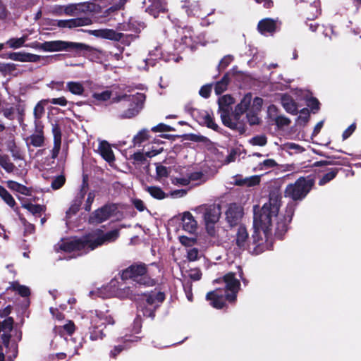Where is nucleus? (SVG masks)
Segmentation results:
<instances>
[{
  "label": "nucleus",
  "instance_id": "nucleus-6",
  "mask_svg": "<svg viewBox=\"0 0 361 361\" xmlns=\"http://www.w3.org/2000/svg\"><path fill=\"white\" fill-rule=\"evenodd\" d=\"M25 47L49 52L71 50H85L88 48L86 44L82 43L67 42L63 40L47 41L43 43L35 42L30 44H26Z\"/></svg>",
  "mask_w": 361,
  "mask_h": 361
},
{
  "label": "nucleus",
  "instance_id": "nucleus-63",
  "mask_svg": "<svg viewBox=\"0 0 361 361\" xmlns=\"http://www.w3.org/2000/svg\"><path fill=\"white\" fill-rule=\"evenodd\" d=\"M63 85L64 82L63 81H51L47 86L52 90L60 91L63 89Z\"/></svg>",
  "mask_w": 361,
  "mask_h": 361
},
{
  "label": "nucleus",
  "instance_id": "nucleus-56",
  "mask_svg": "<svg viewBox=\"0 0 361 361\" xmlns=\"http://www.w3.org/2000/svg\"><path fill=\"white\" fill-rule=\"evenodd\" d=\"M52 133L54 135V142H61V133L58 125H52Z\"/></svg>",
  "mask_w": 361,
  "mask_h": 361
},
{
  "label": "nucleus",
  "instance_id": "nucleus-14",
  "mask_svg": "<svg viewBox=\"0 0 361 361\" xmlns=\"http://www.w3.org/2000/svg\"><path fill=\"white\" fill-rule=\"evenodd\" d=\"M201 42L200 36L195 35L194 30L191 27H185L183 29L182 35L180 37V42L179 46L176 44V49H183L184 47L192 49L195 44Z\"/></svg>",
  "mask_w": 361,
  "mask_h": 361
},
{
  "label": "nucleus",
  "instance_id": "nucleus-16",
  "mask_svg": "<svg viewBox=\"0 0 361 361\" xmlns=\"http://www.w3.org/2000/svg\"><path fill=\"white\" fill-rule=\"evenodd\" d=\"M35 130L27 140V145H32L35 147L43 146L44 142V136L43 132V126L40 122H35Z\"/></svg>",
  "mask_w": 361,
  "mask_h": 361
},
{
  "label": "nucleus",
  "instance_id": "nucleus-47",
  "mask_svg": "<svg viewBox=\"0 0 361 361\" xmlns=\"http://www.w3.org/2000/svg\"><path fill=\"white\" fill-rule=\"evenodd\" d=\"M147 157L146 156V152L143 153L141 152H138L136 153H134L132 155V159H133V164H142L146 161V158Z\"/></svg>",
  "mask_w": 361,
  "mask_h": 361
},
{
  "label": "nucleus",
  "instance_id": "nucleus-24",
  "mask_svg": "<svg viewBox=\"0 0 361 361\" xmlns=\"http://www.w3.org/2000/svg\"><path fill=\"white\" fill-rule=\"evenodd\" d=\"M207 300L210 301V304L216 309H221L224 306V298L220 290H215L207 294Z\"/></svg>",
  "mask_w": 361,
  "mask_h": 361
},
{
  "label": "nucleus",
  "instance_id": "nucleus-12",
  "mask_svg": "<svg viewBox=\"0 0 361 361\" xmlns=\"http://www.w3.org/2000/svg\"><path fill=\"white\" fill-rule=\"evenodd\" d=\"M132 294V290L129 287L119 288L118 282L116 280H112L111 282L99 289V295L103 298L111 297L127 298Z\"/></svg>",
  "mask_w": 361,
  "mask_h": 361
},
{
  "label": "nucleus",
  "instance_id": "nucleus-18",
  "mask_svg": "<svg viewBox=\"0 0 361 361\" xmlns=\"http://www.w3.org/2000/svg\"><path fill=\"white\" fill-rule=\"evenodd\" d=\"M234 102L233 98L228 95H224L219 98V111L223 123L228 124L227 121V114L230 112V105ZM231 123H229L230 124Z\"/></svg>",
  "mask_w": 361,
  "mask_h": 361
},
{
  "label": "nucleus",
  "instance_id": "nucleus-37",
  "mask_svg": "<svg viewBox=\"0 0 361 361\" xmlns=\"http://www.w3.org/2000/svg\"><path fill=\"white\" fill-rule=\"evenodd\" d=\"M0 197L10 207H13L16 202L11 195L1 185H0Z\"/></svg>",
  "mask_w": 361,
  "mask_h": 361
},
{
  "label": "nucleus",
  "instance_id": "nucleus-43",
  "mask_svg": "<svg viewBox=\"0 0 361 361\" xmlns=\"http://www.w3.org/2000/svg\"><path fill=\"white\" fill-rule=\"evenodd\" d=\"M337 169H331L330 171L326 173L323 176V177L319 180V185H324L332 179H334L337 174Z\"/></svg>",
  "mask_w": 361,
  "mask_h": 361
},
{
  "label": "nucleus",
  "instance_id": "nucleus-41",
  "mask_svg": "<svg viewBox=\"0 0 361 361\" xmlns=\"http://www.w3.org/2000/svg\"><path fill=\"white\" fill-rule=\"evenodd\" d=\"M0 165L5 169L7 172H12L15 168V166L13 163L10 161V159L6 156H3L0 154Z\"/></svg>",
  "mask_w": 361,
  "mask_h": 361
},
{
  "label": "nucleus",
  "instance_id": "nucleus-13",
  "mask_svg": "<svg viewBox=\"0 0 361 361\" xmlns=\"http://www.w3.org/2000/svg\"><path fill=\"white\" fill-rule=\"evenodd\" d=\"M164 294L161 292L145 295V302L140 305L139 310L142 312L144 317H153L155 307L164 301Z\"/></svg>",
  "mask_w": 361,
  "mask_h": 361
},
{
  "label": "nucleus",
  "instance_id": "nucleus-17",
  "mask_svg": "<svg viewBox=\"0 0 361 361\" xmlns=\"http://www.w3.org/2000/svg\"><path fill=\"white\" fill-rule=\"evenodd\" d=\"M243 209L236 204L228 205L226 212V219L230 226L236 225L243 216Z\"/></svg>",
  "mask_w": 361,
  "mask_h": 361
},
{
  "label": "nucleus",
  "instance_id": "nucleus-15",
  "mask_svg": "<svg viewBox=\"0 0 361 361\" xmlns=\"http://www.w3.org/2000/svg\"><path fill=\"white\" fill-rule=\"evenodd\" d=\"M94 7V4L91 2H82L79 4H69L67 6H61L60 9L63 10L65 15L76 16L82 13L93 11Z\"/></svg>",
  "mask_w": 361,
  "mask_h": 361
},
{
  "label": "nucleus",
  "instance_id": "nucleus-22",
  "mask_svg": "<svg viewBox=\"0 0 361 361\" xmlns=\"http://www.w3.org/2000/svg\"><path fill=\"white\" fill-rule=\"evenodd\" d=\"M112 211L111 207L104 206L92 214L90 218V221L92 224L102 223L109 219Z\"/></svg>",
  "mask_w": 361,
  "mask_h": 361
},
{
  "label": "nucleus",
  "instance_id": "nucleus-60",
  "mask_svg": "<svg viewBox=\"0 0 361 361\" xmlns=\"http://www.w3.org/2000/svg\"><path fill=\"white\" fill-rule=\"evenodd\" d=\"M212 91V85H203L199 93L200 96H202L204 98H208L210 95Z\"/></svg>",
  "mask_w": 361,
  "mask_h": 361
},
{
  "label": "nucleus",
  "instance_id": "nucleus-25",
  "mask_svg": "<svg viewBox=\"0 0 361 361\" xmlns=\"http://www.w3.org/2000/svg\"><path fill=\"white\" fill-rule=\"evenodd\" d=\"M257 28L262 35L271 34L276 29V20L271 18L263 19L259 22Z\"/></svg>",
  "mask_w": 361,
  "mask_h": 361
},
{
  "label": "nucleus",
  "instance_id": "nucleus-53",
  "mask_svg": "<svg viewBox=\"0 0 361 361\" xmlns=\"http://www.w3.org/2000/svg\"><path fill=\"white\" fill-rule=\"evenodd\" d=\"M200 176V173H194V174L191 175L190 178H176L173 182L175 183L180 184L182 185H187L188 184L190 183V179H193V180L197 179Z\"/></svg>",
  "mask_w": 361,
  "mask_h": 361
},
{
  "label": "nucleus",
  "instance_id": "nucleus-23",
  "mask_svg": "<svg viewBox=\"0 0 361 361\" xmlns=\"http://www.w3.org/2000/svg\"><path fill=\"white\" fill-rule=\"evenodd\" d=\"M183 229L190 233H194L197 229V222L189 212H185L182 216Z\"/></svg>",
  "mask_w": 361,
  "mask_h": 361
},
{
  "label": "nucleus",
  "instance_id": "nucleus-21",
  "mask_svg": "<svg viewBox=\"0 0 361 361\" xmlns=\"http://www.w3.org/2000/svg\"><path fill=\"white\" fill-rule=\"evenodd\" d=\"M145 4H148L147 11L154 18L158 16L160 12L166 11V5L164 0H145Z\"/></svg>",
  "mask_w": 361,
  "mask_h": 361
},
{
  "label": "nucleus",
  "instance_id": "nucleus-19",
  "mask_svg": "<svg viewBox=\"0 0 361 361\" xmlns=\"http://www.w3.org/2000/svg\"><path fill=\"white\" fill-rule=\"evenodd\" d=\"M88 33L97 37L114 41H120L123 36L122 33L117 32L112 29L92 30H89Z\"/></svg>",
  "mask_w": 361,
  "mask_h": 361
},
{
  "label": "nucleus",
  "instance_id": "nucleus-20",
  "mask_svg": "<svg viewBox=\"0 0 361 361\" xmlns=\"http://www.w3.org/2000/svg\"><path fill=\"white\" fill-rule=\"evenodd\" d=\"M97 152L110 165H111L114 162V161H115L114 154V152L111 149L110 144L107 141H105V140L99 141Z\"/></svg>",
  "mask_w": 361,
  "mask_h": 361
},
{
  "label": "nucleus",
  "instance_id": "nucleus-7",
  "mask_svg": "<svg viewBox=\"0 0 361 361\" xmlns=\"http://www.w3.org/2000/svg\"><path fill=\"white\" fill-rule=\"evenodd\" d=\"M195 211L202 214L207 233L214 236L216 233V224L221 216V207L219 204H202L195 209Z\"/></svg>",
  "mask_w": 361,
  "mask_h": 361
},
{
  "label": "nucleus",
  "instance_id": "nucleus-40",
  "mask_svg": "<svg viewBox=\"0 0 361 361\" xmlns=\"http://www.w3.org/2000/svg\"><path fill=\"white\" fill-rule=\"evenodd\" d=\"M298 112L300 113V115L296 119L297 124L305 125L307 123L310 118V111L308 109L303 108Z\"/></svg>",
  "mask_w": 361,
  "mask_h": 361
},
{
  "label": "nucleus",
  "instance_id": "nucleus-27",
  "mask_svg": "<svg viewBox=\"0 0 361 361\" xmlns=\"http://www.w3.org/2000/svg\"><path fill=\"white\" fill-rule=\"evenodd\" d=\"M66 89L73 94L81 96L85 92L82 82L78 81H70L66 83Z\"/></svg>",
  "mask_w": 361,
  "mask_h": 361
},
{
  "label": "nucleus",
  "instance_id": "nucleus-31",
  "mask_svg": "<svg viewBox=\"0 0 361 361\" xmlns=\"http://www.w3.org/2000/svg\"><path fill=\"white\" fill-rule=\"evenodd\" d=\"M83 198V195H81L80 197H76L71 203L69 209L66 212V216L68 218H70L72 215L77 213V212L79 210L82 200Z\"/></svg>",
  "mask_w": 361,
  "mask_h": 361
},
{
  "label": "nucleus",
  "instance_id": "nucleus-51",
  "mask_svg": "<svg viewBox=\"0 0 361 361\" xmlns=\"http://www.w3.org/2000/svg\"><path fill=\"white\" fill-rule=\"evenodd\" d=\"M9 58L11 60L20 61V62H27V53L25 52H15L10 54Z\"/></svg>",
  "mask_w": 361,
  "mask_h": 361
},
{
  "label": "nucleus",
  "instance_id": "nucleus-57",
  "mask_svg": "<svg viewBox=\"0 0 361 361\" xmlns=\"http://www.w3.org/2000/svg\"><path fill=\"white\" fill-rule=\"evenodd\" d=\"M188 276L189 277L194 280V281H198L201 279L202 277V272L201 271L197 269V268H195V269H190L189 271V274H188Z\"/></svg>",
  "mask_w": 361,
  "mask_h": 361
},
{
  "label": "nucleus",
  "instance_id": "nucleus-30",
  "mask_svg": "<svg viewBox=\"0 0 361 361\" xmlns=\"http://www.w3.org/2000/svg\"><path fill=\"white\" fill-rule=\"evenodd\" d=\"M201 119L202 123L205 125L207 127L213 129L216 131L218 130V125L214 122L212 116L207 111H204L202 113Z\"/></svg>",
  "mask_w": 361,
  "mask_h": 361
},
{
  "label": "nucleus",
  "instance_id": "nucleus-61",
  "mask_svg": "<svg viewBox=\"0 0 361 361\" xmlns=\"http://www.w3.org/2000/svg\"><path fill=\"white\" fill-rule=\"evenodd\" d=\"M262 104H263L262 99L259 98V97H256L253 100L252 106L250 105L249 109H252V110H254V111H259L260 109H261V107L262 106Z\"/></svg>",
  "mask_w": 361,
  "mask_h": 361
},
{
  "label": "nucleus",
  "instance_id": "nucleus-2",
  "mask_svg": "<svg viewBox=\"0 0 361 361\" xmlns=\"http://www.w3.org/2000/svg\"><path fill=\"white\" fill-rule=\"evenodd\" d=\"M118 236V229H114L106 233L97 230L82 238L71 237L63 239L57 243L56 250L68 253L75 252L73 257H75L87 253L98 246L114 242Z\"/></svg>",
  "mask_w": 361,
  "mask_h": 361
},
{
  "label": "nucleus",
  "instance_id": "nucleus-59",
  "mask_svg": "<svg viewBox=\"0 0 361 361\" xmlns=\"http://www.w3.org/2000/svg\"><path fill=\"white\" fill-rule=\"evenodd\" d=\"M199 251L197 248H190L187 251V258L190 261H195L198 259Z\"/></svg>",
  "mask_w": 361,
  "mask_h": 361
},
{
  "label": "nucleus",
  "instance_id": "nucleus-39",
  "mask_svg": "<svg viewBox=\"0 0 361 361\" xmlns=\"http://www.w3.org/2000/svg\"><path fill=\"white\" fill-rule=\"evenodd\" d=\"M23 207L34 216H37L44 212V207L39 204H25Z\"/></svg>",
  "mask_w": 361,
  "mask_h": 361
},
{
  "label": "nucleus",
  "instance_id": "nucleus-29",
  "mask_svg": "<svg viewBox=\"0 0 361 361\" xmlns=\"http://www.w3.org/2000/svg\"><path fill=\"white\" fill-rule=\"evenodd\" d=\"M75 325L72 321H68L66 324L62 326H56L54 328L56 333L61 334V336L59 337L60 339L62 338L64 332H66L68 335H71L75 331Z\"/></svg>",
  "mask_w": 361,
  "mask_h": 361
},
{
  "label": "nucleus",
  "instance_id": "nucleus-34",
  "mask_svg": "<svg viewBox=\"0 0 361 361\" xmlns=\"http://www.w3.org/2000/svg\"><path fill=\"white\" fill-rule=\"evenodd\" d=\"M138 341L137 336H130V338H125L124 342L125 345H118L114 347V350L111 351V355L112 357H115L118 353H119L123 350L127 348L128 347V343L129 342H137Z\"/></svg>",
  "mask_w": 361,
  "mask_h": 361
},
{
  "label": "nucleus",
  "instance_id": "nucleus-10",
  "mask_svg": "<svg viewBox=\"0 0 361 361\" xmlns=\"http://www.w3.org/2000/svg\"><path fill=\"white\" fill-rule=\"evenodd\" d=\"M313 185L312 178H300L294 183L287 185L285 196L293 200H301L311 190Z\"/></svg>",
  "mask_w": 361,
  "mask_h": 361
},
{
  "label": "nucleus",
  "instance_id": "nucleus-26",
  "mask_svg": "<svg viewBox=\"0 0 361 361\" xmlns=\"http://www.w3.org/2000/svg\"><path fill=\"white\" fill-rule=\"evenodd\" d=\"M281 104L286 112L296 115L298 113V104L288 94H283L281 98Z\"/></svg>",
  "mask_w": 361,
  "mask_h": 361
},
{
  "label": "nucleus",
  "instance_id": "nucleus-49",
  "mask_svg": "<svg viewBox=\"0 0 361 361\" xmlns=\"http://www.w3.org/2000/svg\"><path fill=\"white\" fill-rule=\"evenodd\" d=\"M6 44L13 49H16L22 47H25V45L22 43L19 38H11L6 42Z\"/></svg>",
  "mask_w": 361,
  "mask_h": 361
},
{
  "label": "nucleus",
  "instance_id": "nucleus-62",
  "mask_svg": "<svg viewBox=\"0 0 361 361\" xmlns=\"http://www.w3.org/2000/svg\"><path fill=\"white\" fill-rule=\"evenodd\" d=\"M157 176L158 178H161L163 177H166L168 176V170L166 166L162 165H157L156 168Z\"/></svg>",
  "mask_w": 361,
  "mask_h": 361
},
{
  "label": "nucleus",
  "instance_id": "nucleus-48",
  "mask_svg": "<svg viewBox=\"0 0 361 361\" xmlns=\"http://www.w3.org/2000/svg\"><path fill=\"white\" fill-rule=\"evenodd\" d=\"M260 182V176H252L248 178H245L243 180V183L247 186H254L259 184Z\"/></svg>",
  "mask_w": 361,
  "mask_h": 361
},
{
  "label": "nucleus",
  "instance_id": "nucleus-55",
  "mask_svg": "<svg viewBox=\"0 0 361 361\" xmlns=\"http://www.w3.org/2000/svg\"><path fill=\"white\" fill-rule=\"evenodd\" d=\"M276 165H277V164L275 161V160H274L272 159H266L263 162H262L259 165V166L260 169L263 170V169H269L273 168V167L276 166Z\"/></svg>",
  "mask_w": 361,
  "mask_h": 361
},
{
  "label": "nucleus",
  "instance_id": "nucleus-46",
  "mask_svg": "<svg viewBox=\"0 0 361 361\" xmlns=\"http://www.w3.org/2000/svg\"><path fill=\"white\" fill-rule=\"evenodd\" d=\"M147 133L148 131L145 129L140 130L136 135L133 137V142L135 145H138L142 143L143 141L147 139Z\"/></svg>",
  "mask_w": 361,
  "mask_h": 361
},
{
  "label": "nucleus",
  "instance_id": "nucleus-35",
  "mask_svg": "<svg viewBox=\"0 0 361 361\" xmlns=\"http://www.w3.org/2000/svg\"><path fill=\"white\" fill-rule=\"evenodd\" d=\"M228 82V77L227 75H225L220 81L216 83L214 88L215 93L216 94L223 93L226 90Z\"/></svg>",
  "mask_w": 361,
  "mask_h": 361
},
{
  "label": "nucleus",
  "instance_id": "nucleus-54",
  "mask_svg": "<svg viewBox=\"0 0 361 361\" xmlns=\"http://www.w3.org/2000/svg\"><path fill=\"white\" fill-rule=\"evenodd\" d=\"M1 112H2L4 117L9 120L14 118L15 108L13 106L4 107L1 109Z\"/></svg>",
  "mask_w": 361,
  "mask_h": 361
},
{
  "label": "nucleus",
  "instance_id": "nucleus-38",
  "mask_svg": "<svg viewBox=\"0 0 361 361\" xmlns=\"http://www.w3.org/2000/svg\"><path fill=\"white\" fill-rule=\"evenodd\" d=\"M10 288L17 291L23 297H26L30 295V289L28 287L20 285L18 282H13Z\"/></svg>",
  "mask_w": 361,
  "mask_h": 361
},
{
  "label": "nucleus",
  "instance_id": "nucleus-64",
  "mask_svg": "<svg viewBox=\"0 0 361 361\" xmlns=\"http://www.w3.org/2000/svg\"><path fill=\"white\" fill-rule=\"evenodd\" d=\"M51 104L54 105H59L61 106H66L68 101L64 97H59V98H54L50 100Z\"/></svg>",
  "mask_w": 361,
  "mask_h": 361
},
{
  "label": "nucleus",
  "instance_id": "nucleus-9",
  "mask_svg": "<svg viewBox=\"0 0 361 361\" xmlns=\"http://www.w3.org/2000/svg\"><path fill=\"white\" fill-rule=\"evenodd\" d=\"M123 280L132 279L133 281L145 286H153L154 280L147 274V267L144 264H133L121 273Z\"/></svg>",
  "mask_w": 361,
  "mask_h": 361
},
{
  "label": "nucleus",
  "instance_id": "nucleus-1",
  "mask_svg": "<svg viewBox=\"0 0 361 361\" xmlns=\"http://www.w3.org/2000/svg\"><path fill=\"white\" fill-rule=\"evenodd\" d=\"M281 196L278 192L269 194V202L258 211L255 209L253 225L255 231L250 243L246 228L240 226L235 235V245L240 250H247L252 255H259L269 248L268 238L275 223V235L281 238L288 230L294 209L288 207L285 214H279Z\"/></svg>",
  "mask_w": 361,
  "mask_h": 361
},
{
  "label": "nucleus",
  "instance_id": "nucleus-32",
  "mask_svg": "<svg viewBox=\"0 0 361 361\" xmlns=\"http://www.w3.org/2000/svg\"><path fill=\"white\" fill-rule=\"evenodd\" d=\"M91 23V20L87 18H78L68 20V28H75L87 25Z\"/></svg>",
  "mask_w": 361,
  "mask_h": 361
},
{
  "label": "nucleus",
  "instance_id": "nucleus-28",
  "mask_svg": "<svg viewBox=\"0 0 361 361\" xmlns=\"http://www.w3.org/2000/svg\"><path fill=\"white\" fill-rule=\"evenodd\" d=\"M281 149L290 154H300L305 151V148L294 142H285L281 145Z\"/></svg>",
  "mask_w": 361,
  "mask_h": 361
},
{
  "label": "nucleus",
  "instance_id": "nucleus-42",
  "mask_svg": "<svg viewBox=\"0 0 361 361\" xmlns=\"http://www.w3.org/2000/svg\"><path fill=\"white\" fill-rule=\"evenodd\" d=\"M111 97V92L105 90L102 92H94L92 94L93 99L98 102H106L109 100Z\"/></svg>",
  "mask_w": 361,
  "mask_h": 361
},
{
  "label": "nucleus",
  "instance_id": "nucleus-4",
  "mask_svg": "<svg viewBox=\"0 0 361 361\" xmlns=\"http://www.w3.org/2000/svg\"><path fill=\"white\" fill-rule=\"evenodd\" d=\"M145 96L142 93L122 94L113 98V102L120 103L117 116L121 119L136 116L142 109Z\"/></svg>",
  "mask_w": 361,
  "mask_h": 361
},
{
  "label": "nucleus",
  "instance_id": "nucleus-3",
  "mask_svg": "<svg viewBox=\"0 0 361 361\" xmlns=\"http://www.w3.org/2000/svg\"><path fill=\"white\" fill-rule=\"evenodd\" d=\"M0 334L3 343L0 344V361H13L18 355V343L22 338V333L13 328L12 317L0 322Z\"/></svg>",
  "mask_w": 361,
  "mask_h": 361
},
{
  "label": "nucleus",
  "instance_id": "nucleus-33",
  "mask_svg": "<svg viewBox=\"0 0 361 361\" xmlns=\"http://www.w3.org/2000/svg\"><path fill=\"white\" fill-rule=\"evenodd\" d=\"M48 100H41L39 101L34 109V116H35V123L40 122L39 119L42 118V115L44 113V104L47 103Z\"/></svg>",
  "mask_w": 361,
  "mask_h": 361
},
{
  "label": "nucleus",
  "instance_id": "nucleus-52",
  "mask_svg": "<svg viewBox=\"0 0 361 361\" xmlns=\"http://www.w3.org/2000/svg\"><path fill=\"white\" fill-rule=\"evenodd\" d=\"M275 123L279 128H283L288 126L290 123V120L285 116H279L275 118Z\"/></svg>",
  "mask_w": 361,
  "mask_h": 361
},
{
  "label": "nucleus",
  "instance_id": "nucleus-8",
  "mask_svg": "<svg viewBox=\"0 0 361 361\" xmlns=\"http://www.w3.org/2000/svg\"><path fill=\"white\" fill-rule=\"evenodd\" d=\"M252 96L247 94L244 96L241 102L236 106L233 114L231 116L230 112L227 114V121L230 124L224 123L231 129L236 130L240 133L245 131L244 121L241 119L243 114L247 111L251 104Z\"/></svg>",
  "mask_w": 361,
  "mask_h": 361
},
{
  "label": "nucleus",
  "instance_id": "nucleus-11",
  "mask_svg": "<svg viewBox=\"0 0 361 361\" xmlns=\"http://www.w3.org/2000/svg\"><path fill=\"white\" fill-rule=\"evenodd\" d=\"M242 277V270L238 269V277L236 274L230 272L226 274L222 279L215 281L216 283H225V298L229 302H234L236 299L237 293L240 290V283L238 278Z\"/></svg>",
  "mask_w": 361,
  "mask_h": 361
},
{
  "label": "nucleus",
  "instance_id": "nucleus-5",
  "mask_svg": "<svg viewBox=\"0 0 361 361\" xmlns=\"http://www.w3.org/2000/svg\"><path fill=\"white\" fill-rule=\"evenodd\" d=\"M86 319L90 322V338L92 341H97L102 339L104 337L102 329H100L103 326L106 324H114V319L107 315L106 313L99 312L97 310L90 312L87 316Z\"/></svg>",
  "mask_w": 361,
  "mask_h": 361
},
{
  "label": "nucleus",
  "instance_id": "nucleus-58",
  "mask_svg": "<svg viewBox=\"0 0 361 361\" xmlns=\"http://www.w3.org/2000/svg\"><path fill=\"white\" fill-rule=\"evenodd\" d=\"M173 130V128L164 123H159L152 128V130L154 132H168Z\"/></svg>",
  "mask_w": 361,
  "mask_h": 361
},
{
  "label": "nucleus",
  "instance_id": "nucleus-36",
  "mask_svg": "<svg viewBox=\"0 0 361 361\" xmlns=\"http://www.w3.org/2000/svg\"><path fill=\"white\" fill-rule=\"evenodd\" d=\"M146 190L156 199L162 200L166 197L164 192L157 186H147Z\"/></svg>",
  "mask_w": 361,
  "mask_h": 361
},
{
  "label": "nucleus",
  "instance_id": "nucleus-44",
  "mask_svg": "<svg viewBox=\"0 0 361 361\" xmlns=\"http://www.w3.org/2000/svg\"><path fill=\"white\" fill-rule=\"evenodd\" d=\"M249 142L252 145L262 147L267 144V139L265 135H260L252 137Z\"/></svg>",
  "mask_w": 361,
  "mask_h": 361
},
{
  "label": "nucleus",
  "instance_id": "nucleus-45",
  "mask_svg": "<svg viewBox=\"0 0 361 361\" xmlns=\"http://www.w3.org/2000/svg\"><path fill=\"white\" fill-rule=\"evenodd\" d=\"M247 111V113L246 118H247V120L249 122V123L250 125H255V124L259 123V119L257 116L258 111L250 109L249 108Z\"/></svg>",
  "mask_w": 361,
  "mask_h": 361
},
{
  "label": "nucleus",
  "instance_id": "nucleus-50",
  "mask_svg": "<svg viewBox=\"0 0 361 361\" xmlns=\"http://www.w3.org/2000/svg\"><path fill=\"white\" fill-rule=\"evenodd\" d=\"M65 177L62 175L56 176L51 182V188L54 190L59 189L65 183Z\"/></svg>",
  "mask_w": 361,
  "mask_h": 361
}]
</instances>
